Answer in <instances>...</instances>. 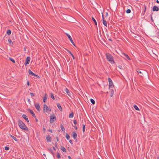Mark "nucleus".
Here are the masks:
<instances>
[{
    "label": "nucleus",
    "instance_id": "obj_43",
    "mask_svg": "<svg viewBox=\"0 0 159 159\" xmlns=\"http://www.w3.org/2000/svg\"><path fill=\"white\" fill-rule=\"evenodd\" d=\"M55 147L56 148H58L57 147V142H56L55 143Z\"/></svg>",
    "mask_w": 159,
    "mask_h": 159
},
{
    "label": "nucleus",
    "instance_id": "obj_2",
    "mask_svg": "<svg viewBox=\"0 0 159 159\" xmlns=\"http://www.w3.org/2000/svg\"><path fill=\"white\" fill-rule=\"evenodd\" d=\"M19 127L22 129L27 131L28 128L23 122L20 120H19L18 122Z\"/></svg>",
    "mask_w": 159,
    "mask_h": 159
},
{
    "label": "nucleus",
    "instance_id": "obj_49",
    "mask_svg": "<svg viewBox=\"0 0 159 159\" xmlns=\"http://www.w3.org/2000/svg\"><path fill=\"white\" fill-rule=\"evenodd\" d=\"M52 148H53L54 150H56V148H55L54 147H53Z\"/></svg>",
    "mask_w": 159,
    "mask_h": 159
},
{
    "label": "nucleus",
    "instance_id": "obj_54",
    "mask_svg": "<svg viewBox=\"0 0 159 159\" xmlns=\"http://www.w3.org/2000/svg\"><path fill=\"white\" fill-rule=\"evenodd\" d=\"M35 120L36 122H37L38 121V120L36 118H35Z\"/></svg>",
    "mask_w": 159,
    "mask_h": 159
},
{
    "label": "nucleus",
    "instance_id": "obj_5",
    "mask_svg": "<svg viewBox=\"0 0 159 159\" xmlns=\"http://www.w3.org/2000/svg\"><path fill=\"white\" fill-rule=\"evenodd\" d=\"M43 110L44 112H47L48 111H51V109L50 108H49L47 105L46 104H44L43 105Z\"/></svg>",
    "mask_w": 159,
    "mask_h": 159
},
{
    "label": "nucleus",
    "instance_id": "obj_4",
    "mask_svg": "<svg viewBox=\"0 0 159 159\" xmlns=\"http://www.w3.org/2000/svg\"><path fill=\"white\" fill-rule=\"evenodd\" d=\"M121 56L126 60H130L129 56L124 52H122L121 53Z\"/></svg>",
    "mask_w": 159,
    "mask_h": 159
},
{
    "label": "nucleus",
    "instance_id": "obj_11",
    "mask_svg": "<svg viewBox=\"0 0 159 159\" xmlns=\"http://www.w3.org/2000/svg\"><path fill=\"white\" fill-rule=\"evenodd\" d=\"M159 8L157 6H154L152 8V11H159Z\"/></svg>",
    "mask_w": 159,
    "mask_h": 159
},
{
    "label": "nucleus",
    "instance_id": "obj_28",
    "mask_svg": "<svg viewBox=\"0 0 159 159\" xmlns=\"http://www.w3.org/2000/svg\"><path fill=\"white\" fill-rule=\"evenodd\" d=\"M74 116V114L73 112L71 113L69 115V117L70 118H73Z\"/></svg>",
    "mask_w": 159,
    "mask_h": 159
},
{
    "label": "nucleus",
    "instance_id": "obj_23",
    "mask_svg": "<svg viewBox=\"0 0 159 159\" xmlns=\"http://www.w3.org/2000/svg\"><path fill=\"white\" fill-rule=\"evenodd\" d=\"M61 128L62 131L63 132H65V129L63 125L61 124L60 126Z\"/></svg>",
    "mask_w": 159,
    "mask_h": 159
},
{
    "label": "nucleus",
    "instance_id": "obj_52",
    "mask_svg": "<svg viewBox=\"0 0 159 159\" xmlns=\"http://www.w3.org/2000/svg\"><path fill=\"white\" fill-rule=\"evenodd\" d=\"M49 132H52V131L51 130H49Z\"/></svg>",
    "mask_w": 159,
    "mask_h": 159
},
{
    "label": "nucleus",
    "instance_id": "obj_31",
    "mask_svg": "<svg viewBox=\"0 0 159 159\" xmlns=\"http://www.w3.org/2000/svg\"><path fill=\"white\" fill-rule=\"evenodd\" d=\"M70 136L69 135L67 134H66V139L68 140H69L70 139Z\"/></svg>",
    "mask_w": 159,
    "mask_h": 159
},
{
    "label": "nucleus",
    "instance_id": "obj_36",
    "mask_svg": "<svg viewBox=\"0 0 159 159\" xmlns=\"http://www.w3.org/2000/svg\"><path fill=\"white\" fill-rule=\"evenodd\" d=\"M85 126L84 124L83 125V132H84L85 130Z\"/></svg>",
    "mask_w": 159,
    "mask_h": 159
},
{
    "label": "nucleus",
    "instance_id": "obj_57",
    "mask_svg": "<svg viewBox=\"0 0 159 159\" xmlns=\"http://www.w3.org/2000/svg\"><path fill=\"white\" fill-rule=\"evenodd\" d=\"M109 40H111V39H109Z\"/></svg>",
    "mask_w": 159,
    "mask_h": 159
},
{
    "label": "nucleus",
    "instance_id": "obj_30",
    "mask_svg": "<svg viewBox=\"0 0 159 159\" xmlns=\"http://www.w3.org/2000/svg\"><path fill=\"white\" fill-rule=\"evenodd\" d=\"M92 19L93 20V21H94V22L95 24L97 26V22H96V20L94 18H93V17H92Z\"/></svg>",
    "mask_w": 159,
    "mask_h": 159
},
{
    "label": "nucleus",
    "instance_id": "obj_37",
    "mask_svg": "<svg viewBox=\"0 0 159 159\" xmlns=\"http://www.w3.org/2000/svg\"><path fill=\"white\" fill-rule=\"evenodd\" d=\"M49 151L53 155H54L53 152L51 148L48 149Z\"/></svg>",
    "mask_w": 159,
    "mask_h": 159
},
{
    "label": "nucleus",
    "instance_id": "obj_24",
    "mask_svg": "<svg viewBox=\"0 0 159 159\" xmlns=\"http://www.w3.org/2000/svg\"><path fill=\"white\" fill-rule=\"evenodd\" d=\"M111 94H110V96L112 97L114 93V91L113 89H111Z\"/></svg>",
    "mask_w": 159,
    "mask_h": 159
},
{
    "label": "nucleus",
    "instance_id": "obj_12",
    "mask_svg": "<svg viewBox=\"0 0 159 159\" xmlns=\"http://www.w3.org/2000/svg\"><path fill=\"white\" fill-rule=\"evenodd\" d=\"M102 22L103 25L105 26H107V23L106 21L104 20V18L103 16V15H102Z\"/></svg>",
    "mask_w": 159,
    "mask_h": 159
},
{
    "label": "nucleus",
    "instance_id": "obj_33",
    "mask_svg": "<svg viewBox=\"0 0 159 159\" xmlns=\"http://www.w3.org/2000/svg\"><path fill=\"white\" fill-rule=\"evenodd\" d=\"M8 42L10 44H13L12 41H11V39H8Z\"/></svg>",
    "mask_w": 159,
    "mask_h": 159
},
{
    "label": "nucleus",
    "instance_id": "obj_48",
    "mask_svg": "<svg viewBox=\"0 0 159 159\" xmlns=\"http://www.w3.org/2000/svg\"><path fill=\"white\" fill-rule=\"evenodd\" d=\"M146 6H145V10H144V13L145 12V11H146Z\"/></svg>",
    "mask_w": 159,
    "mask_h": 159
},
{
    "label": "nucleus",
    "instance_id": "obj_27",
    "mask_svg": "<svg viewBox=\"0 0 159 159\" xmlns=\"http://www.w3.org/2000/svg\"><path fill=\"white\" fill-rule=\"evenodd\" d=\"M9 59L13 63H15V61L13 59L11 58V57H9Z\"/></svg>",
    "mask_w": 159,
    "mask_h": 159
},
{
    "label": "nucleus",
    "instance_id": "obj_38",
    "mask_svg": "<svg viewBox=\"0 0 159 159\" xmlns=\"http://www.w3.org/2000/svg\"><path fill=\"white\" fill-rule=\"evenodd\" d=\"M57 157L58 158H61L60 154L58 152L57 153Z\"/></svg>",
    "mask_w": 159,
    "mask_h": 159
},
{
    "label": "nucleus",
    "instance_id": "obj_56",
    "mask_svg": "<svg viewBox=\"0 0 159 159\" xmlns=\"http://www.w3.org/2000/svg\"><path fill=\"white\" fill-rule=\"evenodd\" d=\"M75 129H77V127L76 126L75 127Z\"/></svg>",
    "mask_w": 159,
    "mask_h": 159
},
{
    "label": "nucleus",
    "instance_id": "obj_46",
    "mask_svg": "<svg viewBox=\"0 0 159 159\" xmlns=\"http://www.w3.org/2000/svg\"><path fill=\"white\" fill-rule=\"evenodd\" d=\"M27 84L28 86H29L30 85V83L29 81H27Z\"/></svg>",
    "mask_w": 159,
    "mask_h": 159
},
{
    "label": "nucleus",
    "instance_id": "obj_1",
    "mask_svg": "<svg viewBox=\"0 0 159 159\" xmlns=\"http://www.w3.org/2000/svg\"><path fill=\"white\" fill-rule=\"evenodd\" d=\"M106 58L108 61L111 64H115V61L113 56L110 53H107L106 54Z\"/></svg>",
    "mask_w": 159,
    "mask_h": 159
},
{
    "label": "nucleus",
    "instance_id": "obj_17",
    "mask_svg": "<svg viewBox=\"0 0 159 159\" xmlns=\"http://www.w3.org/2000/svg\"><path fill=\"white\" fill-rule=\"evenodd\" d=\"M29 111L30 113L32 115V116L34 117H35L36 116H35V114L32 110H30Z\"/></svg>",
    "mask_w": 159,
    "mask_h": 159
},
{
    "label": "nucleus",
    "instance_id": "obj_45",
    "mask_svg": "<svg viewBox=\"0 0 159 159\" xmlns=\"http://www.w3.org/2000/svg\"><path fill=\"white\" fill-rule=\"evenodd\" d=\"M69 142L71 144H73V142H72V141L71 140H69Z\"/></svg>",
    "mask_w": 159,
    "mask_h": 159
},
{
    "label": "nucleus",
    "instance_id": "obj_19",
    "mask_svg": "<svg viewBox=\"0 0 159 159\" xmlns=\"http://www.w3.org/2000/svg\"><path fill=\"white\" fill-rule=\"evenodd\" d=\"M10 136L12 139H13L16 141H17L18 140L16 137L11 134L10 135Z\"/></svg>",
    "mask_w": 159,
    "mask_h": 159
},
{
    "label": "nucleus",
    "instance_id": "obj_26",
    "mask_svg": "<svg viewBox=\"0 0 159 159\" xmlns=\"http://www.w3.org/2000/svg\"><path fill=\"white\" fill-rule=\"evenodd\" d=\"M7 33L8 35H10L11 34V31L10 30H7Z\"/></svg>",
    "mask_w": 159,
    "mask_h": 159
},
{
    "label": "nucleus",
    "instance_id": "obj_10",
    "mask_svg": "<svg viewBox=\"0 0 159 159\" xmlns=\"http://www.w3.org/2000/svg\"><path fill=\"white\" fill-rule=\"evenodd\" d=\"M34 106L38 110V111H39L40 110V107L39 103H37L35 104Z\"/></svg>",
    "mask_w": 159,
    "mask_h": 159
},
{
    "label": "nucleus",
    "instance_id": "obj_13",
    "mask_svg": "<svg viewBox=\"0 0 159 159\" xmlns=\"http://www.w3.org/2000/svg\"><path fill=\"white\" fill-rule=\"evenodd\" d=\"M73 136L74 139H76L77 137V134L74 131L72 132Z\"/></svg>",
    "mask_w": 159,
    "mask_h": 159
},
{
    "label": "nucleus",
    "instance_id": "obj_15",
    "mask_svg": "<svg viewBox=\"0 0 159 159\" xmlns=\"http://www.w3.org/2000/svg\"><path fill=\"white\" fill-rule=\"evenodd\" d=\"M47 94L45 93L44 95V96L43 98V101L44 102H45L46 100L47 99Z\"/></svg>",
    "mask_w": 159,
    "mask_h": 159
},
{
    "label": "nucleus",
    "instance_id": "obj_41",
    "mask_svg": "<svg viewBox=\"0 0 159 159\" xmlns=\"http://www.w3.org/2000/svg\"><path fill=\"white\" fill-rule=\"evenodd\" d=\"M73 122L75 125H76L77 124V121L76 120H73Z\"/></svg>",
    "mask_w": 159,
    "mask_h": 159
},
{
    "label": "nucleus",
    "instance_id": "obj_53",
    "mask_svg": "<svg viewBox=\"0 0 159 159\" xmlns=\"http://www.w3.org/2000/svg\"><path fill=\"white\" fill-rule=\"evenodd\" d=\"M57 141H58V137L57 138Z\"/></svg>",
    "mask_w": 159,
    "mask_h": 159
},
{
    "label": "nucleus",
    "instance_id": "obj_44",
    "mask_svg": "<svg viewBox=\"0 0 159 159\" xmlns=\"http://www.w3.org/2000/svg\"><path fill=\"white\" fill-rule=\"evenodd\" d=\"M27 100L29 103L30 104L31 102V101H30V100L29 99H28Z\"/></svg>",
    "mask_w": 159,
    "mask_h": 159
},
{
    "label": "nucleus",
    "instance_id": "obj_3",
    "mask_svg": "<svg viewBox=\"0 0 159 159\" xmlns=\"http://www.w3.org/2000/svg\"><path fill=\"white\" fill-rule=\"evenodd\" d=\"M56 117L54 114L51 116L50 117V123H53L54 121V120H56Z\"/></svg>",
    "mask_w": 159,
    "mask_h": 159
},
{
    "label": "nucleus",
    "instance_id": "obj_58",
    "mask_svg": "<svg viewBox=\"0 0 159 159\" xmlns=\"http://www.w3.org/2000/svg\"><path fill=\"white\" fill-rule=\"evenodd\" d=\"M158 34H159V31L158 32Z\"/></svg>",
    "mask_w": 159,
    "mask_h": 159
},
{
    "label": "nucleus",
    "instance_id": "obj_25",
    "mask_svg": "<svg viewBox=\"0 0 159 159\" xmlns=\"http://www.w3.org/2000/svg\"><path fill=\"white\" fill-rule=\"evenodd\" d=\"M134 108L135 109V110L137 111H139V109L138 107L136 105H134Z\"/></svg>",
    "mask_w": 159,
    "mask_h": 159
},
{
    "label": "nucleus",
    "instance_id": "obj_29",
    "mask_svg": "<svg viewBox=\"0 0 159 159\" xmlns=\"http://www.w3.org/2000/svg\"><path fill=\"white\" fill-rule=\"evenodd\" d=\"M136 71H137V72L138 74L140 73L141 74L140 75V76H142V73L141 71L139 70H137Z\"/></svg>",
    "mask_w": 159,
    "mask_h": 159
},
{
    "label": "nucleus",
    "instance_id": "obj_42",
    "mask_svg": "<svg viewBox=\"0 0 159 159\" xmlns=\"http://www.w3.org/2000/svg\"><path fill=\"white\" fill-rule=\"evenodd\" d=\"M30 94L32 98V97L33 96H34V94L32 93H30Z\"/></svg>",
    "mask_w": 159,
    "mask_h": 159
},
{
    "label": "nucleus",
    "instance_id": "obj_40",
    "mask_svg": "<svg viewBox=\"0 0 159 159\" xmlns=\"http://www.w3.org/2000/svg\"><path fill=\"white\" fill-rule=\"evenodd\" d=\"M152 13H151L150 15V16H151V19L153 21V19H152Z\"/></svg>",
    "mask_w": 159,
    "mask_h": 159
},
{
    "label": "nucleus",
    "instance_id": "obj_14",
    "mask_svg": "<svg viewBox=\"0 0 159 159\" xmlns=\"http://www.w3.org/2000/svg\"><path fill=\"white\" fill-rule=\"evenodd\" d=\"M22 117L26 121H27V122H29V120L28 119V118H27V116L25 115V114L23 115L22 116Z\"/></svg>",
    "mask_w": 159,
    "mask_h": 159
},
{
    "label": "nucleus",
    "instance_id": "obj_32",
    "mask_svg": "<svg viewBox=\"0 0 159 159\" xmlns=\"http://www.w3.org/2000/svg\"><path fill=\"white\" fill-rule=\"evenodd\" d=\"M51 97L53 100H54L55 99L54 96L52 93H51Z\"/></svg>",
    "mask_w": 159,
    "mask_h": 159
},
{
    "label": "nucleus",
    "instance_id": "obj_34",
    "mask_svg": "<svg viewBox=\"0 0 159 159\" xmlns=\"http://www.w3.org/2000/svg\"><path fill=\"white\" fill-rule=\"evenodd\" d=\"M90 102L92 103V104H95V102L93 99H90Z\"/></svg>",
    "mask_w": 159,
    "mask_h": 159
},
{
    "label": "nucleus",
    "instance_id": "obj_6",
    "mask_svg": "<svg viewBox=\"0 0 159 159\" xmlns=\"http://www.w3.org/2000/svg\"><path fill=\"white\" fill-rule=\"evenodd\" d=\"M108 81L109 84V86L110 88H113L114 87V85L113 83L110 78H108Z\"/></svg>",
    "mask_w": 159,
    "mask_h": 159
},
{
    "label": "nucleus",
    "instance_id": "obj_35",
    "mask_svg": "<svg viewBox=\"0 0 159 159\" xmlns=\"http://www.w3.org/2000/svg\"><path fill=\"white\" fill-rule=\"evenodd\" d=\"M131 11L129 9H128L126 11V12L127 13H129L131 12Z\"/></svg>",
    "mask_w": 159,
    "mask_h": 159
},
{
    "label": "nucleus",
    "instance_id": "obj_47",
    "mask_svg": "<svg viewBox=\"0 0 159 159\" xmlns=\"http://www.w3.org/2000/svg\"><path fill=\"white\" fill-rule=\"evenodd\" d=\"M68 158L69 159H72L71 158V157L70 156H68Z\"/></svg>",
    "mask_w": 159,
    "mask_h": 159
},
{
    "label": "nucleus",
    "instance_id": "obj_39",
    "mask_svg": "<svg viewBox=\"0 0 159 159\" xmlns=\"http://www.w3.org/2000/svg\"><path fill=\"white\" fill-rule=\"evenodd\" d=\"M5 149L6 150H9V148L8 147L6 146L5 147Z\"/></svg>",
    "mask_w": 159,
    "mask_h": 159
},
{
    "label": "nucleus",
    "instance_id": "obj_8",
    "mask_svg": "<svg viewBox=\"0 0 159 159\" xmlns=\"http://www.w3.org/2000/svg\"><path fill=\"white\" fill-rule=\"evenodd\" d=\"M67 36L68 37V38L70 40V42L74 46H75V43H74L72 38L70 36L69 34H66Z\"/></svg>",
    "mask_w": 159,
    "mask_h": 159
},
{
    "label": "nucleus",
    "instance_id": "obj_55",
    "mask_svg": "<svg viewBox=\"0 0 159 159\" xmlns=\"http://www.w3.org/2000/svg\"><path fill=\"white\" fill-rule=\"evenodd\" d=\"M43 129L44 131H45V128H44V127H43Z\"/></svg>",
    "mask_w": 159,
    "mask_h": 159
},
{
    "label": "nucleus",
    "instance_id": "obj_59",
    "mask_svg": "<svg viewBox=\"0 0 159 159\" xmlns=\"http://www.w3.org/2000/svg\"><path fill=\"white\" fill-rule=\"evenodd\" d=\"M78 159H80V158H78Z\"/></svg>",
    "mask_w": 159,
    "mask_h": 159
},
{
    "label": "nucleus",
    "instance_id": "obj_50",
    "mask_svg": "<svg viewBox=\"0 0 159 159\" xmlns=\"http://www.w3.org/2000/svg\"><path fill=\"white\" fill-rule=\"evenodd\" d=\"M156 2L158 3H159V1L158 0H157Z\"/></svg>",
    "mask_w": 159,
    "mask_h": 159
},
{
    "label": "nucleus",
    "instance_id": "obj_20",
    "mask_svg": "<svg viewBox=\"0 0 159 159\" xmlns=\"http://www.w3.org/2000/svg\"><path fill=\"white\" fill-rule=\"evenodd\" d=\"M61 150L63 152H66V149L64 148V147L61 146Z\"/></svg>",
    "mask_w": 159,
    "mask_h": 159
},
{
    "label": "nucleus",
    "instance_id": "obj_51",
    "mask_svg": "<svg viewBox=\"0 0 159 159\" xmlns=\"http://www.w3.org/2000/svg\"><path fill=\"white\" fill-rule=\"evenodd\" d=\"M118 67L119 68H120V69H121L120 67H121V66H118Z\"/></svg>",
    "mask_w": 159,
    "mask_h": 159
},
{
    "label": "nucleus",
    "instance_id": "obj_9",
    "mask_svg": "<svg viewBox=\"0 0 159 159\" xmlns=\"http://www.w3.org/2000/svg\"><path fill=\"white\" fill-rule=\"evenodd\" d=\"M30 59V57H27L26 61L24 64L25 66L29 63Z\"/></svg>",
    "mask_w": 159,
    "mask_h": 159
},
{
    "label": "nucleus",
    "instance_id": "obj_22",
    "mask_svg": "<svg viewBox=\"0 0 159 159\" xmlns=\"http://www.w3.org/2000/svg\"><path fill=\"white\" fill-rule=\"evenodd\" d=\"M67 51L72 56L73 58L74 59L75 58V57H74V56L73 55V54L69 50H67Z\"/></svg>",
    "mask_w": 159,
    "mask_h": 159
},
{
    "label": "nucleus",
    "instance_id": "obj_18",
    "mask_svg": "<svg viewBox=\"0 0 159 159\" xmlns=\"http://www.w3.org/2000/svg\"><path fill=\"white\" fill-rule=\"evenodd\" d=\"M57 106L58 109L61 111H62V108L60 104L59 103H57Z\"/></svg>",
    "mask_w": 159,
    "mask_h": 159
},
{
    "label": "nucleus",
    "instance_id": "obj_16",
    "mask_svg": "<svg viewBox=\"0 0 159 159\" xmlns=\"http://www.w3.org/2000/svg\"><path fill=\"white\" fill-rule=\"evenodd\" d=\"M46 139L48 142L51 141V138L49 135H48L46 137Z\"/></svg>",
    "mask_w": 159,
    "mask_h": 159
},
{
    "label": "nucleus",
    "instance_id": "obj_7",
    "mask_svg": "<svg viewBox=\"0 0 159 159\" xmlns=\"http://www.w3.org/2000/svg\"><path fill=\"white\" fill-rule=\"evenodd\" d=\"M28 73H29V74L30 75H31V76H36L38 78L39 77V76L38 75L34 74L30 69H29L28 70Z\"/></svg>",
    "mask_w": 159,
    "mask_h": 159
},
{
    "label": "nucleus",
    "instance_id": "obj_21",
    "mask_svg": "<svg viewBox=\"0 0 159 159\" xmlns=\"http://www.w3.org/2000/svg\"><path fill=\"white\" fill-rule=\"evenodd\" d=\"M65 91L68 95H70V93L69 90L67 88H66L65 89Z\"/></svg>",
    "mask_w": 159,
    "mask_h": 159
}]
</instances>
